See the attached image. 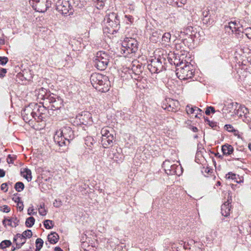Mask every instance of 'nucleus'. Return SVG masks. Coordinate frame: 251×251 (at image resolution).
<instances>
[{"label": "nucleus", "instance_id": "1", "mask_svg": "<svg viewBox=\"0 0 251 251\" xmlns=\"http://www.w3.org/2000/svg\"><path fill=\"white\" fill-rule=\"evenodd\" d=\"M92 86L99 91L106 92L109 90L110 81L106 75L99 73H93L90 78Z\"/></svg>", "mask_w": 251, "mask_h": 251}, {"label": "nucleus", "instance_id": "2", "mask_svg": "<svg viewBox=\"0 0 251 251\" xmlns=\"http://www.w3.org/2000/svg\"><path fill=\"white\" fill-rule=\"evenodd\" d=\"M138 45L135 38L126 37L122 43L121 52L126 57H131L138 50Z\"/></svg>", "mask_w": 251, "mask_h": 251}, {"label": "nucleus", "instance_id": "3", "mask_svg": "<svg viewBox=\"0 0 251 251\" xmlns=\"http://www.w3.org/2000/svg\"><path fill=\"white\" fill-rule=\"evenodd\" d=\"M105 32L114 34L117 33L120 27V20L117 14L111 12L107 14L104 18Z\"/></svg>", "mask_w": 251, "mask_h": 251}, {"label": "nucleus", "instance_id": "4", "mask_svg": "<svg viewBox=\"0 0 251 251\" xmlns=\"http://www.w3.org/2000/svg\"><path fill=\"white\" fill-rule=\"evenodd\" d=\"M166 59L163 55L155 57L150 61L148 65V69L151 74H158L166 70Z\"/></svg>", "mask_w": 251, "mask_h": 251}, {"label": "nucleus", "instance_id": "5", "mask_svg": "<svg viewBox=\"0 0 251 251\" xmlns=\"http://www.w3.org/2000/svg\"><path fill=\"white\" fill-rule=\"evenodd\" d=\"M110 58V56L106 52L99 51L94 57V65L99 70H104L108 66Z\"/></svg>", "mask_w": 251, "mask_h": 251}, {"label": "nucleus", "instance_id": "6", "mask_svg": "<svg viewBox=\"0 0 251 251\" xmlns=\"http://www.w3.org/2000/svg\"><path fill=\"white\" fill-rule=\"evenodd\" d=\"M176 72L178 78L182 80L192 78L195 73L193 65L188 62L180 68H176Z\"/></svg>", "mask_w": 251, "mask_h": 251}, {"label": "nucleus", "instance_id": "7", "mask_svg": "<svg viewBox=\"0 0 251 251\" xmlns=\"http://www.w3.org/2000/svg\"><path fill=\"white\" fill-rule=\"evenodd\" d=\"M192 115L197 119L196 122L198 124L202 123V121L209 126H217L220 124L219 120L215 119L212 116L210 118L205 117L202 110L198 107L195 108V111Z\"/></svg>", "mask_w": 251, "mask_h": 251}, {"label": "nucleus", "instance_id": "8", "mask_svg": "<svg viewBox=\"0 0 251 251\" xmlns=\"http://www.w3.org/2000/svg\"><path fill=\"white\" fill-rule=\"evenodd\" d=\"M55 9L64 16L73 13L72 6L68 0H58L55 4Z\"/></svg>", "mask_w": 251, "mask_h": 251}, {"label": "nucleus", "instance_id": "9", "mask_svg": "<svg viewBox=\"0 0 251 251\" xmlns=\"http://www.w3.org/2000/svg\"><path fill=\"white\" fill-rule=\"evenodd\" d=\"M91 117V114L88 111H83L81 114H79L76 116L75 120L77 123L76 125L74 124L73 126H87L88 124Z\"/></svg>", "mask_w": 251, "mask_h": 251}, {"label": "nucleus", "instance_id": "10", "mask_svg": "<svg viewBox=\"0 0 251 251\" xmlns=\"http://www.w3.org/2000/svg\"><path fill=\"white\" fill-rule=\"evenodd\" d=\"M34 104H30L28 106L25 107L22 112V115L24 120L25 122L30 121L34 117L35 113L33 111V107L35 106Z\"/></svg>", "mask_w": 251, "mask_h": 251}, {"label": "nucleus", "instance_id": "11", "mask_svg": "<svg viewBox=\"0 0 251 251\" xmlns=\"http://www.w3.org/2000/svg\"><path fill=\"white\" fill-rule=\"evenodd\" d=\"M60 131L64 136L68 144L70 143V140L74 138V131L70 126H63Z\"/></svg>", "mask_w": 251, "mask_h": 251}, {"label": "nucleus", "instance_id": "12", "mask_svg": "<svg viewBox=\"0 0 251 251\" xmlns=\"http://www.w3.org/2000/svg\"><path fill=\"white\" fill-rule=\"evenodd\" d=\"M53 139L54 142L59 147L65 146L68 144L64 136L60 132V131H57L55 134Z\"/></svg>", "mask_w": 251, "mask_h": 251}, {"label": "nucleus", "instance_id": "13", "mask_svg": "<svg viewBox=\"0 0 251 251\" xmlns=\"http://www.w3.org/2000/svg\"><path fill=\"white\" fill-rule=\"evenodd\" d=\"M166 103H163L162 108L168 111L175 112L176 111V104H178L177 101H175L173 100L169 99L168 100H166Z\"/></svg>", "mask_w": 251, "mask_h": 251}, {"label": "nucleus", "instance_id": "14", "mask_svg": "<svg viewBox=\"0 0 251 251\" xmlns=\"http://www.w3.org/2000/svg\"><path fill=\"white\" fill-rule=\"evenodd\" d=\"M166 173L169 175L180 176L182 174V168L179 165L172 164Z\"/></svg>", "mask_w": 251, "mask_h": 251}, {"label": "nucleus", "instance_id": "15", "mask_svg": "<svg viewBox=\"0 0 251 251\" xmlns=\"http://www.w3.org/2000/svg\"><path fill=\"white\" fill-rule=\"evenodd\" d=\"M54 96H56L53 93L49 94V92H48V101L50 103V105H48V109L50 107V110H51L58 109L60 107L58 105L56 98Z\"/></svg>", "mask_w": 251, "mask_h": 251}, {"label": "nucleus", "instance_id": "16", "mask_svg": "<svg viewBox=\"0 0 251 251\" xmlns=\"http://www.w3.org/2000/svg\"><path fill=\"white\" fill-rule=\"evenodd\" d=\"M231 202L228 199L226 202L223 204L221 206V214L225 217H227L230 214L231 210Z\"/></svg>", "mask_w": 251, "mask_h": 251}, {"label": "nucleus", "instance_id": "17", "mask_svg": "<svg viewBox=\"0 0 251 251\" xmlns=\"http://www.w3.org/2000/svg\"><path fill=\"white\" fill-rule=\"evenodd\" d=\"M239 23L237 21L231 22L228 23V26H226V28H229L232 32H235L236 34H239L243 27L239 26Z\"/></svg>", "mask_w": 251, "mask_h": 251}, {"label": "nucleus", "instance_id": "18", "mask_svg": "<svg viewBox=\"0 0 251 251\" xmlns=\"http://www.w3.org/2000/svg\"><path fill=\"white\" fill-rule=\"evenodd\" d=\"M31 231L30 230H27L24 231L22 234H17L16 236L14 238V240L15 242H17L19 239H23V238L24 241L20 243L21 245H23L25 242L26 238H30V237H31Z\"/></svg>", "mask_w": 251, "mask_h": 251}, {"label": "nucleus", "instance_id": "19", "mask_svg": "<svg viewBox=\"0 0 251 251\" xmlns=\"http://www.w3.org/2000/svg\"><path fill=\"white\" fill-rule=\"evenodd\" d=\"M143 69L144 67L142 66L141 64L139 63V62L135 61L133 62L131 70L135 75H139L142 74Z\"/></svg>", "mask_w": 251, "mask_h": 251}, {"label": "nucleus", "instance_id": "20", "mask_svg": "<svg viewBox=\"0 0 251 251\" xmlns=\"http://www.w3.org/2000/svg\"><path fill=\"white\" fill-rule=\"evenodd\" d=\"M114 136L113 134H109V136L106 137H102L101 145L104 148H108L111 146L113 143Z\"/></svg>", "mask_w": 251, "mask_h": 251}, {"label": "nucleus", "instance_id": "21", "mask_svg": "<svg viewBox=\"0 0 251 251\" xmlns=\"http://www.w3.org/2000/svg\"><path fill=\"white\" fill-rule=\"evenodd\" d=\"M209 11H204L202 12V22L204 25H212L214 22L213 20L211 18L210 16H209Z\"/></svg>", "mask_w": 251, "mask_h": 251}, {"label": "nucleus", "instance_id": "22", "mask_svg": "<svg viewBox=\"0 0 251 251\" xmlns=\"http://www.w3.org/2000/svg\"><path fill=\"white\" fill-rule=\"evenodd\" d=\"M223 153L225 155H229L231 154L234 151L233 147L229 144H225L222 147Z\"/></svg>", "mask_w": 251, "mask_h": 251}, {"label": "nucleus", "instance_id": "23", "mask_svg": "<svg viewBox=\"0 0 251 251\" xmlns=\"http://www.w3.org/2000/svg\"><path fill=\"white\" fill-rule=\"evenodd\" d=\"M96 143L94 138L91 136H87L85 138V144L91 151V153H93V146Z\"/></svg>", "mask_w": 251, "mask_h": 251}, {"label": "nucleus", "instance_id": "24", "mask_svg": "<svg viewBox=\"0 0 251 251\" xmlns=\"http://www.w3.org/2000/svg\"><path fill=\"white\" fill-rule=\"evenodd\" d=\"M38 110L39 113V118L42 121H46L47 117L46 113L47 111L46 108L44 105H40Z\"/></svg>", "mask_w": 251, "mask_h": 251}, {"label": "nucleus", "instance_id": "25", "mask_svg": "<svg viewBox=\"0 0 251 251\" xmlns=\"http://www.w3.org/2000/svg\"><path fill=\"white\" fill-rule=\"evenodd\" d=\"M59 240V235L56 232H51L48 234V242L50 244H56Z\"/></svg>", "mask_w": 251, "mask_h": 251}, {"label": "nucleus", "instance_id": "26", "mask_svg": "<svg viewBox=\"0 0 251 251\" xmlns=\"http://www.w3.org/2000/svg\"><path fill=\"white\" fill-rule=\"evenodd\" d=\"M248 112V109L246 107L240 105L239 107L235 112V114L237 116L242 117L243 116H245Z\"/></svg>", "mask_w": 251, "mask_h": 251}, {"label": "nucleus", "instance_id": "27", "mask_svg": "<svg viewBox=\"0 0 251 251\" xmlns=\"http://www.w3.org/2000/svg\"><path fill=\"white\" fill-rule=\"evenodd\" d=\"M161 34L160 31H153L150 37V40L153 42L156 43L161 38Z\"/></svg>", "mask_w": 251, "mask_h": 251}, {"label": "nucleus", "instance_id": "28", "mask_svg": "<svg viewBox=\"0 0 251 251\" xmlns=\"http://www.w3.org/2000/svg\"><path fill=\"white\" fill-rule=\"evenodd\" d=\"M22 176L25 177L28 181L31 180V172L28 169H24L21 172Z\"/></svg>", "mask_w": 251, "mask_h": 251}, {"label": "nucleus", "instance_id": "29", "mask_svg": "<svg viewBox=\"0 0 251 251\" xmlns=\"http://www.w3.org/2000/svg\"><path fill=\"white\" fill-rule=\"evenodd\" d=\"M161 38L162 44L167 45L170 41L171 34L169 32L165 33L163 35H161Z\"/></svg>", "mask_w": 251, "mask_h": 251}, {"label": "nucleus", "instance_id": "30", "mask_svg": "<svg viewBox=\"0 0 251 251\" xmlns=\"http://www.w3.org/2000/svg\"><path fill=\"white\" fill-rule=\"evenodd\" d=\"M94 4L98 9H101L103 8L106 0H92Z\"/></svg>", "mask_w": 251, "mask_h": 251}, {"label": "nucleus", "instance_id": "31", "mask_svg": "<svg viewBox=\"0 0 251 251\" xmlns=\"http://www.w3.org/2000/svg\"><path fill=\"white\" fill-rule=\"evenodd\" d=\"M111 128L110 126H104L103 127L100 132L102 137H106L107 136H109V134H113L110 132L109 129H111Z\"/></svg>", "mask_w": 251, "mask_h": 251}, {"label": "nucleus", "instance_id": "32", "mask_svg": "<svg viewBox=\"0 0 251 251\" xmlns=\"http://www.w3.org/2000/svg\"><path fill=\"white\" fill-rule=\"evenodd\" d=\"M226 130L230 132H232L235 136H237L238 138H240L239 132L238 130L234 128L233 126H224Z\"/></svg>", "mask_w": 251, "mask_h": 251}, {"label": "nucleus", "instance_id": "33", "mask_svg": "<svg viewBox=\"0 0 251 251\" xmlns=\"http://www.w3.org/2000/svg\"><path fill=\"white\" fill-rule=\"evenodd\" d=\"M113 158L116 161H122L124 159V156L117 151V152L113 153Z\"/></svg>", "mask_w": 251, "mask_h": 251}, {"label": "nucleus", "instance_id": "34", "mask_svg": "<svg viewBox=\"0 0 251 251\" xmlns=\"http://www.w3.org/2000/svg\"><path fill=\"white\" fill-rule=\"evenodd\" d=\"M195 108H198L195 106H193L192 105H187L186 107V111L188 115L192 114L195 111Z\"/></svg>", "mask_w": 251, "mask_h": 251}, {"label": "nucleus", "instance_id": "35", "mask_svg": "<svg viewBox=\"0 0 251 251\" xmlns=\"http://www.w3.org/2000/svg\"><path fill=\"white\" fill-rule=\"evenodd\" d=\"M186 3V0H173V4L177 7H182Z\"/></svg>", "mask_w": 251, "mask_h": 251}, {"label": "nucleus", "instance_id": "36", "mask_svg": "<svg viewBox=\"0 0 251 251\" xmlns=\"http://www.w3.org/2000/svg\"><path fill=\"white\" fill-rule=\"evenodd\" d=\"M43 241L41 238H38L36 241V251H39L43 246Z\"/></svg>", "mask_w": 251, "mask_h": 251}, {"label": "nucleus", "instance_id": "37", "mask_svg": "<svg viewBox=\"0 0 251 251\" xmlns=\"http://www.w3.org/2000/svg\"><path fill=\"white\" fill-rule=\"evenodd\" d=\"M171 162L169 160H165L162 164V167L164 168L165 173L169 170V168H171L172 166Z\"/></svg>", "mask_w": 251, "mask_h": 251}, {"label": "nucleus", "instance_id": "38", "mask_svg": "<svg viewBox=\"0 0 251 251\" xmlns=\"http://www.w3.org/2000/svg\"><path fill=\"white\" fill-rule=\"evenodd\" d=\"M216 111L215 110V108L213 106H207L206 108V110L205 111V113L206 115H210L211 114H215Z\"/></svg>", "mask_w": 251, "mask_h": 251}, {"label": "nucleus", "instance_id": "39", "mask_svg": "<svg viewBox=\"0 0 251 251\" xmlns=\"http://www.w3.org/2000/svg\"><path fill=\"white\" fill-rule=\"evenodd\" d=\"M240 32L244 33L249 39H251V27L246 28L244 30L241 29Z\"/></svg>", "mask_w": 251, "mask_h": 251}, {"label": "nucleus", "instance_id": "40", "mask_svg": "<svg viewBox=\"0 0 251 251\" xmlns=\"http://www.w3.org/2000/svg\"><path fill=\"white\" fill-rule=\"evenodd\" d=\"M34 222H35V220H34V218H33L32 217H30L26 219V221L25 222V224L27 226L31 227L34 225Z\"/></svg>", "mask_w": 251, "mask_h": 251}, {"label": "nucleus", "instance_id": "41", "mask_svg": "<svg viewBox=\"0 0 251 251\" xmlns=\"http://www.w3.org/2000/svg\"><path fill=\"white\" fill-rule=\"evenodd\" d=\"M174 63L175 65H176L177 68H180V66H182L183 65H184V64L186 63V62H185V61L183 62V60L180 61L179 59H178L176 58L175 59Z\"/></svg>", "mask_w": 251, "mask_h": 251}, {"label": "nucleus", "instance_id": "42", "mask_svg": "<svg viewBox=\"0 0 251 251\" xmlns=\"http://www.w3.org/2000/svg\"><path fill=\"white\" fill-rule=\"evenodd\" d=\"M11 244V242L9 240H4L0 244V247L2 249H4L8 246H9Z\"/></svg>", "mask_w": 251, "mask_h": 251}, {"label": "nucleus", "instance_id": "43", "mask_svg": "<svg viewBox=\"0 0 251 251\" xmlns=\"http://www.w3.org/2000/svg\"><path fill=\"white\" fill-rule=\"evenodd\" d=\"M15 189L18 192H21L24 187V185L22 182H17L15 185Z\"/></svg>", "mask_w": 251, "mask_h": 251}, {"label": "nucleus", "instance_id": "44", "mask_svg": "<svg viewBox=\"0 0 251 251\" xmlns=\"http://www.w3.org/2000/svg\"><path fill=\"white\" fill-rule=\"evenodd\" d=\"M3 223L5 225H7L11 226H14V225L12 224L11 219H10L9 218H5L3 221Z\"/></svg>", "mask_w": 251, "mask_h": 251}, {"label": "nucleus", "instance_id": "45", "mask_svg": "<svg viewBox=\"0 0 251 251\" xmlns=\"http://www.w3.org/2000/svg\"><path fill=\"white\" fill-rule=\"evenodd\" d=\"M125 18L126 19L127 21H128L129 23L132 24L134 21V18L132 16L130 15L126 14L125 15Z\"/></svg>", "mask_w": 251, "mask_h": 251}, {"label": "nucleus", "instance_id": "46", "mask_svg": "<svg viewBox=\"0 0 251 251\" xmlns=\"http://www.w3.org/2000/svg\"><path fill=\"white\" fill-rule=\"evenodd\" d=\"M45 204H44L43 206L41 205L40 208H39V212L41 215H46V212L44 209Z\"/></svg>", "mask_w": 251, "mask_h": 251}, {"label": "nucleus", "instance_id": "47", "mask_svg": "<svg viewBox=\"0 0 251 251\" xmlns=\"http://www.w3.org/2000/svg\"><path fill=\"white\" fill-rule=\"evenodd\" d=\"M0 210L3 212L8 213L10 211V208L7 205L1 206Z\"/></svg>", "mask_w": 251, "mask_h": 251}, {"label": "nucleus", "instance_id": "48", "mask_svg": "<svg viewBox=\"0 0 251 251\" xmlns=\"http://www.w3.org/2000/svg\"><path fill=\"white\" fill-rule=\"evenodd\" d=\"M53 204L54 207H59L62 205V202L60 200H55Z\"/></svg>", "mask_w": 251, "mask_h": 251}, {"label": "nucleus", "instance_id": "49", "mask_svg": "<svg viewBox=\"0 0 251 251\" xmlns=\"http://www.w3.org/2000/svg\"><path fill=\"white\" fill-rule=\"evenodd\" d=\"M8 61V58L6 57H0V64H5Z\"/></svg>", "mask_w": 251, "mask_h": 251}, {"label": "nucleus", "instance_id": "50", "mask_svg": "<svg viewBox=\"0 0 251 251\" xmlns=\"http://www.w3.org/2000/svg\"><path fill=\"white\" fill-rule=\"evenodd\" d=\"M235 174L232 173V172H229L228 174L226 175V176L229 179H234L235 178Z\"/></svg>", "mask_w": 251, "mask_h": 251}, {"label": "nucleus", "instance_id": "51", "mask_svg": "<svg viewBox=\"0 0 251 251\" xmlns=\"http://www.w3.org/2000/svg\"><path fill=\"white\" fill-rule=\"evenodd\" d=\"M55 2V0H48V9L50 7H51V5H53V7H55V5L54 4V2Z\"/></svg>", "mask_w": 251, "mask_h": 251}, {"label": "nucleus", "instance_id": "52", "mask_svg": "<svg viewBox=\"0 0 251 251\" xmlns=\"http://www.w3.org/2000/svg\"><path fill=\"white\" fill-rule=\"evenodd\" d=\"M1 189L2 190H4L5 192L7 191L8 190L7 184L6 183H2L1 185Z\"/></svg>", "mask_w": 251, "mask_h": 251}, {"label": "nucleus", "instance_id": "53", "mask_svg": "<svg viewBox=\"0 0 251 251\" xmlns=\"http://www.w3.org/2000/svg\"><path fill=\"white\" fill-rule=\"evenodd\" d=\"M54 226L53 222L51 220H48V229H50Z\"/></svg>", "mask_w": 251, "mask_h": 251}, {"label": "nucleus", "instance_id": "54", "mask_svg": "<svg viewBox=\"0 0 251 251\" xmlns=\"http://www.w3.org/2000/svg\"><path fill=\"white\" fill-rule=\"evenodd\" d=\"M6 73V70L5 69H2L0 71V77H2L4 76V75Z\"/></svg>", "mask_w": 251, "mask_h": 251}, {"label": "nucleus", "instance_id": "55", "mask_svg": "<svg viewBox=\"0 0 251 251\" xmlns=\"http://www.w3.org/2000/svg\"><path fill=\"white\" fill-rule=\"evenodd\" d=\"M193 28V27H192L191 26H189L186 29L184 30V33H186V34H189V32H188V30H189V31H192Z\"/></svg>", "mask_w": 251, "mask_h": 251}, {"label": "nucleus", "instance_id": "56", "mask_svg": "<svg viewBox=\"0 0 251 251\" xmlns=\"http://www.w3.org/2000/svg\"><path fill=\"white\" fill-rule=\"evenodd\" d=\"M212 171L213 170L208 167H207L204 169V172L208 174L211 173Z\"/></svg>", "mask_w": 251, "mask_h": 251}, {"label": "nucleus", "instance_id": "57", "mask_svg": "<svg viewBox=\"0 0 251 251\" xmlns=\"http://www.w3.org/2000/svg\"><path fill=\"white\" fill-rule=\"evenodd\" d=\"M190 129L194 132H198L199 130L197 126H190Z\"/></svg>", "mask_w": 251, "mask_h": 251}, {"label": "nucleus", "instance_id": "58", "mask_svg": "<svg viewBox=\"0 0 251 251\" xmlns=\"http://www.w3.org/2000/svg\"><path fill=\"white\" fill-rule=\"evenodd\" d=\"M47 10V5H45V7H44L43 9H40L39 8H38V9L37 11H41V12H44L46 11V10Z\"/></svg>", "mask_w": 251, "mask_h": 251}, {"label": "nucleus", "instance_id": "59", "mask_svg": "<svg viewBox=\"0 0 251 251\" xmlns=\"http://www.w3.org/2000/svg\"><path fill=\"white\" fill-rule=\"evenodd\" d=\"M13 160V158L10 155H9L8 158L7 159V162L8 163H12Z\"/></svg>", "mask_w": 251, "mask_h": 251}, {"label": "nucleus", "instance_id": "60", "mask_svg": "<svg viewBox=\"0 0 251 251\" xmlns=\"http://www.w3.org/2000/svg\"><path fill=\"white\" fill-rule=\"evenodd\" d=\"M23 241H24V239H19L17 242H15L17 245L19 246V247H21L23 245H21L20 243H21Z\"/></svg>", "mask_w": 251, "mask_h": 251}, {"label": "nucleus", "instance_id": "61", "mask_svg": "<svg viewBox=\"0 0 251 251\" xmlns=\"http://www.w3.org/2000/svg\"><path fill=\"white\" fill-rule=\"evenodd\" d=\"M5 175V172L3 170L0 169V177H3Z\"/></svg>", "mask_w": 251, "mask_h": 251}, {"label": "nucleus", "instance_id": "62", "mask_svg": "<svg viewBox=\"0 0 251 251\" xmlns=\"http://www.w3.org/2000/svg\"><path fill=\"white\" fill-rule=\"evenodd\" d=\"M55 251H63V250H62L60 247H56L54 248Z\"/></svg>", "mask_w": 251, "mask_h": 251}, {"label": "nucleus", "instance_id": "63", "mask_svg": "<svg viewBox=\"0 0 251 251\" xmlns=\"http://www.w3.org/2000/svg\"><path fill=\"white\" fill-rule=\"evenodd\" d=\"M33 209L29 208L28 209V214L29 215L32 214H33Z\"/></svg>", "mask_w": 251, "mask_h": 251}, {"label": "nucleus", "instance_id": "64", "mask_svg": "<svg viewBox=\"0 0 251 251\" xmlns=\"http://www.w3.org/2000/svg\"><path fill=\"white\" fill-rule=\"evenodd\" d=\"M242 158L240 157H233L232 160H240Z\"/></svg>", "mask_w": 251, "mask_h": 251}]
</instances>
